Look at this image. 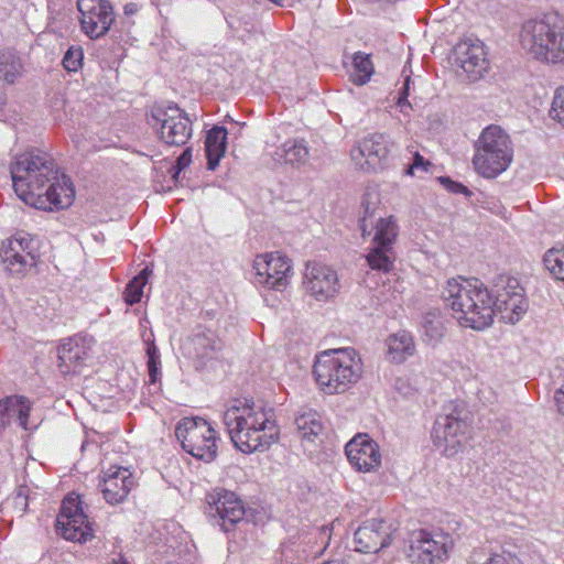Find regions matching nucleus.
Listing matches in <instances>:
<instances>
[{
	"label": "nucleus",
	"instance_id": "1",
	"mask_svg": "<svg viewBox=\"0 0 564 564\" xmlns=\"http://www.w3.org/2000/svg\"><path fill=\"white\" fill-rule=\"evenodd\" d=\"M495 286L496 300L494 301L479 280L451 279L442 295L462 326L480 330L492 323L494 306L506 303L513 297V293L524 295L523 288L514 278H500Z\"/></svg>",
	"mask_w": 564,
	"mask_h": 564
},
{
	"label": "nucleus",
	"instance_id": "2",
	"mask_svg": "<svg viewBox=\"0 0 564 564\" xmlns=\"http://www.w3.org/2000/svg\"><path fill=\"white\" fill-rule=\"evenodd\" d=\"M223 421L231 442L242 453L265 451L278 441L271 408L254 402L232 405L225 411Z\"/></svg>",
	"mask_w": 564,
	"mask_h": 564
},
{
	"label": "nucleus",
	"instance_id": "3",
	"mask_svg": "<svg viewBox=\"0 0 564 564\" xmlns=\"http://www.w3.org/2000/svg\"><path fill=\"white\" fill-rule=\"evenodd\" d=\"M519 43L538 61L564 64V19L549 13L525 21L519 33Z\"/></svg>",
	"mask_w": 564,
	"mask_h": 564
},
{
	"label": "nucleus",
	"instance_id": "4",
	"mask_svg": "<svg viewBox=\"0 0 564 564\" xmlns=\"http://www.w3.org/2000/svg\"><path fill=\"white\" fill-rule=\"evenodd\" d=\"M313 373L324 393H344L361 378L362 361L350 347L325 350L317 357Z\"/></svg>",
	"mask_w": 564,
	"mask_h": 564
},
{
	"label": "nucleus",
	"instance_id": "5",
	"mask_svg": "<svg viewBox=\"0 0 564 564\" xmlns=\"http://www.w3.org/2000/svg\"><path fill=\"white\" fill-rule=\"evenodd\" d=\"M11 176L19 198L26 205L42 207L46 198H40L39 194L56 177V166L46 153L29 151L15 158L11 164Z\"/></svg>",
	"mask_w": 564,
	"mask_h": 564
},
{
	"label": "nucleus",
	"instance_id": "6",
	"mask_svg": "<svg viewBox=\"0 0 564 564\" xmlns=\"http://www.w3.org/2000/svg\"><path fill=\"white\" fill-rule=\"evenodd\" d=\"M513 160V143L509 133L498 124L481 130L474 142L471 164L475 172L485 178H495L503 173Z\"/></svg>",
	"mask_w": 564,
	"mask_h": 564
},
{
	"label": "nucleus",
	"instance_id": "7",
	"mask_svg": "<svg viewBox=\"0 0 564 564\" xmlns=\"http://www.w3.org/2000/svg\"><path fill=\"white\" fill-rule=\"evenodd\" d=\"M175 435L182 447L192 456L212 462L217 455V437L213 426L202 417H184L176 427Z\"/></svg>",
	"mask_w": 564,
	"mask_h": 564
},
{
	"label": "nucleus",
	"instance_id": "8",
	"mask_svg": "<svg viewBox=\"0 0 564 564\" xmlns=\"http://www.w3.org/2000/svg\"><path fill=\"white\" fill-rule=\"evenodd\" d=\"M467 423L462 419V411L454 404L445 409L433 426L434 445L447 457L456 455L463 447Z\"/></svg>",
	"mask_w": 564,
	"mask_h": 564
},
{
	"label": "nucleus",
	"instance_id": "9",
	"mask_svg": "<svg viewBox=\"0 0 564 564\" xmlns=\"http://www.w3.org/2000/svg\"><path fill=\"white\" fill-rule=\"evenodd\" d=\"M151 117L158 128L160 140L167 145L182 147L192 137V121L176 105L156 107Z\"/></svg>",
	"mask_w": 564,
	"mask_h": 564
},
{
	"label": "nucleus",
	"instance_id": "10",
	"mask_svg": "<svg viewBox=\"0 0 564 564\" xmlns=\"http://www.w3.org/2000/svg\"><path fill=\"white\" fill-rule=\"evenodd\" d=\"M57 531L68 541L86 542L93 536L91 524L85 514L78 496L64 499L56 519Z\"/></svg>",
	"mask_w": 564,
	"mask_h": 564
},
{
	"label": "nucleus",
	"instance_id": "11",
	"mask_svg": "<svg viewBox=\"0 0 564 564\" xmlns=\"http://www.w3.org/2000/svg\"><path fill=\"white\" fill-rule=\"evenodd\" d=\"M254 281L258 284L276 291L284 290L292 274L291 260L279 252L263 253L253 261Z\"/></svg>",
	"mask_w": 564,
	"mask_h": 564
},
{
	"label": "nucleus",
	"instance_id": "12",
	"mask_svg": "<svg viewBox=\"0 0 564 564\" xmlns=\"http://www.w3.org/2000/svg\"><path fill=\"white\" fill-rule=\"evenodd\" d=\"M393 149L394 142L388 135L375 133L364 138L350 155L356 166L369 172L382 169Z\"/></svg>",
	"mask_w": 564,
	"mask_h": 564
},
{
	"label": "nucleus",
	"instance_id": "13",
	"mask_svg": "<svg viewBox=\"0 0 564 564\" xmlns=\"http://www.w3.org/2000/svg\"><path fill=\"white\" fill-rule=\"evenodd\" d=\"M77 8L82 30L91 40L107 34L115 22V12L109 0H78Z\"/></svg>",
	"mask_w": 564,
	"mask_h": 564
},
{
	"label": "nucleus",
	"instance_id": "14",
	"mask_svg": "<svg viewBox=\"0 0 564 564\" xmlns=\"http://www.w3.org/2000/svg\"><path fill=\"white\" fill-rule=\"evenodd\" d=\"M447 536L432 534L425 530L413 531L410 534L406 556L412 563L434 564L442 561L447 553Z\"/></svg>",
	"mask_w": 564,
	"mask_h": 564
},
{
	"label": "nucleus",
	"instance_id": "15",
	"mask_svg": "<svg viewBox=\"0 0 564 564\" xmlns=\"http://www.w3.org/2000/svg\"><path fill=\"white\" fill-rule=\"evenodd\" d=\"M454 59L468 78L478 80L489 68L485 45L476 40H465L456 44Z\"/></svg>",
	"mask_w": 564,
	"mask_h": 564
},
{
	"label": "nucleus",
	"instance_id": "16",
	"mask_svg": "<svg viewBox=\"0 0 564 564\" xmlns=\"http://www.w3.org/2000/svg\"><path fill=\"white\" fill-rule=\"evenodd\" d=\"M305 290L317 301L333 297L339 290L337 273L329 267L308 262L303 281Z\"/></svg>",
	"mask_w": 564,
	"mask_h": 564
},
{
	"label": "nucleus",
	"instance_id": "17",
	"mask_svg": "<svg viewBox=\"0 0 564 564\" xmlns=\"http://www.w3.org/2000/svg\"><path fill=\"white\" fill-rule=\"evenodd\" d=\"M392 541V528L382 519L366 521L355 532L356 551L360 553H376L387 547Z\"/></svg>",
	"mask_w": 564,
	"mask_h": 564
},
{
	"label": "nucleus",
	"instance_id": "18",
	"mask_svg": "<svg viewBox=\"0 0 564 564\" xmlns=\"http://www.w3.org/2000/svg\"><path fill=\"white\" fill-rule=\"evenodd\" d=\"M350 464L359 471L370 473L381 465L379 445L367 434H358L345 447Z\"/></svg>",
	"mask_w": 564,
	"mask_h": 564
},
{
	"label": "nucleus",
	"instance_id": "19",
	"mask_svg": "<svg viewBox=\"0 0 564 564\" xmlns=\"http://www.w3.org/2000/svg\"><path fill=\"white\" fill-rule=\"evenodd\" d=\"M31 245L32 240L22 236L13 237L3 243L0 258L9 272L19 275L35 265Z\"/></svg>",
	"mask_w": 564,
	"mask_h": 564
},
{
	"label": "nucleus",
	"instance_id": "20",
	"mask_svg": "<svg viewBox=\"0 0 564 564\" xmlns=\"http://www.w3.org/2000/svg\"><path fill=\"white\" fill-rule=\"evenodd\" d=\"M91 341L85 337H75L58 346V368L62 373L77 372L91 358Z\"/></svg>",
	"mask_w": 564,
	"mask_h": 564
},
{
	"label": "nucleus",
	"instance_id": "21",
	"mask_svg": "<svg viewBox=\"0 0 564 564\" xmlns=\"http://www.w3.org/2000/svg\"><path fill=\"white\" fill-rule=\"evenodd\" d=\"M32 402L23 395H10L0 400V430L12 423H18L24 430L37 427V423L30 421Z\"/></svg>",
	"mask_w": 564,
	"mask_h": 564
},
{
	"label": "nucleus",
	"instance_id": "22",
	"mask_svg": "<svg viewBox=\"0 0 564 564\" xmlns=\"http://www.w3.org/2000/svg\"><path fill=\"white\" fill-rule=\"evenodd\" d=\"M133 486L131 473L121 467L110 468L100 480L98 488L110 505L121 503Z\"/></svg>",
	"mask_w": 564,
	"mask_h": 564
},
{
	"label": "nucleus",
	"instance_id": "23",
	"mask_svg": "<svg viewBox=\"0 0 564 564\" xmlns=\"http://www.w3.org/2000/svg\"><path fill=\"white\" fill-rule=\"evenodd\" d=\"M209 505L210 511L221 520V528L226 532L245 518V507L235 492L227 490L217 492V498H214Z\"/></svg>",
	"mask_w": 564,
	"mask_h": 564
},
{
	"label": "nucleus",
	"instance_id": "24",
	"mask_svg": "<svg viewBox=\"0 0 564 564\" xmlns=\"http://www.w3.org/2000/svg\"><path fill=\"white\" fill-rule=\"evenodd\" d=\"M220 349V341L215 333L203 326L194 329L182 344L184 355L193 359L212 358Z\"/></svg>",
	"mask_w": 564,
	"mask_h": 564
},
{
	"label": "nucleus",
	"instance_id": "25",
	"mask_svg": "<svg viewBox=\"0 0 564 564\" xmlns=\"http://www.w3.org/2000/svg\"><path fill=\"white\" fill-rule=\"evenodd\" d=\"M75 191L73 185L65 175H58L56 172V177L52 178L47 188H44L39 194L40 198H46L43 200L42 207H36L37 209H52L55 208H65L68 207L74 199Z\"/></svg>",
	"mask_w": 564,
	"mask_h": 564
},
{
	"label": "nucleus",
	"instance_id": "26",
	"mask_svg": "<svg viewBox=\"0 0 564 564\" xmlns=\"http://www.w3.org/2000/svg\"><path fill=\"white\" fill-rule=\"evenodd\" d=\"M310 151L304 140L292 139L278 147L272 155L279 164L300 167L308 161Z\"/></svg>",
	"mask_w": 564,
	"mask_h": 564
},
{
	"label": "nucleus",
	"instance_id": "27",
	"mask_svg": "<svg viewBox=\"0 0 564 564\" xmlns=\"http://www.w3.org/2000/svg\"><path fill=\"white\" fill-rule=\"evenodd\" d=\"M227 129L225 127L215 126L206 135L205 152L207 158V169L214 171L221 158L225 155L227 148Z\"/></svg>",
	"mask_w": 564,
	"mask_h": 564
},
{
	"label": "nucleus",
	"instance_id": "28",
	"mask_svg": "<svg viewBox=\"0 0 564 564\" xmlns=\"http://www.w3.org/2000/svg\"><path fill=\"white\" fill-rule=\"evenodd\" d=\"M297 436L303 443L314 444L323 432V424L316 412H305L296 416Z\"/></svg>",
	"mask_w": 564,
	"mask_h": 564
},
{
	"label": "nucleus",
	"instance_id": "29",
	"mask_svg": "<svg viewBox=\"0 0 564 564\" xmlns=\"http://www.w3.org/2000/svg\"><path fill=\"white\" fill-rule=\"evenodd\" d=\"M387 346L388 356L397 364L403 362L415 350L412 336L405 330L391 335L387 339Z\"/></svg>",
	"mask_w": 564,
	"mask_h": 564
},
{
	"label": "nucleus",
	"instance_id": "30",
	"mask_svg": "<svg viewBox=\"0 0 564 564\" xmlns=\"http://www.w3.org/2000/svg\"><path fill=\"white\" fill-rule=\"evenodd\" d=\"M495 310L502 314V318L510 324H516L527 313L528 302L524 295L514 294L506 303L497 304Z\"/></svg>",
	"mask_w": 564,
	"mask_h": 564
},
{
	"label": "nucleus",
	"instance_id": "31",
	"mask_svg": "<svg viewBox=\"0 0 564 564\" xmlns=\"http://www.w3.org/2000/svg\"><path fill=\"white\" fill-rule=\"evenodd\" d=\"M371 227L375 230L373 245L392 247L398 236V226L393 216L379 218Z\"/></svg>",
	"mask_w": 564,
	"mask_h": 564
},
{
	"label": "nucleus",
	"instance_id": "32",
	"mask_svg": "<svg viewBox=\"0 0 564 564\" xmlns=\"http://www.w3.org/2000/svg\"><path fill=\"white\" fill-rule=\"evenodd\" d=\"M22 63L10 50L0 51V82L13 84L21 75Z\"/></svg>",
	"mask_w": 564,
	"mask_h": 564
},
{
	"label": "nucleus",
	"instance_id": "33",
	"mask_svg": "<svg viewBox=\"0 0 564 564\" xmlns=\"http://www.w3.org/2000/svg\"><path fill=\"white\" fill-rule=\"evenodd\" d=\"M422 328L424 332L425 340L429 344L435 345L445 333V327L441 314L436 311L427 312L423 316Z\"/></svg>",
	"mask_w": 564,
	"mask_h": 564
},
{
	"label": "nucleus",
	"instance_id": "34",
	"mask_svg": "<svg viewBox=\"0 0 564 564\" xmlns=\"http://www.w3.org/2000/svg\"><path fill=\"white\" fill-rule=\"evenodd\" d=\"M367 262L372 270L390 271L393 265L392 247L375 245L367 256Z\"/></svg>",
	"mask_w": 564,
	"mask_h": 564
},
{
	"label": "nucleus",
	"instance_id": "35",
	"mask_svg": "<svg viewBox=\"0 0 564 564\" xmlns=\"http://www.w3.org/2000/svg\"><path fill=\"white\" fill-rule=\"evenodd\" d=\"M373 74V65L369 55L358 52L352 58L351 80L356 85H365Z\"/></svg>",
	"mask_w": 564,
	"mask_h": 564
},
{
	"label": "nucleus",
	"instance_id": "36",
	"mask_svg": "<svg viewBox=\"0 0 564 564\" xmlns=\"http://www.w3.org/2000/svg\"><path fill=\"white\" fill-rule=\"evenodd\" d=\"M543 261L547 271L556 280L564 282V245L547 250Z\"/></svg>",
	"mask_w": 564,
	"mask_h": 564
},
{
	"label": "nucleus",
	"instance_id": "37",
	"mask_svg": "<svg viewBox=\"0 0 564 564\" xmlns=\"http://www.w3.org/2000/svg\"><path fill=\"white\" fill-rule=\"evenodd\" d=\"M152 273L149 267H145L137 276H134L126 286L124 301L128 305H133L141 301L143 288L147 284L148 276Z\"/></svg>",
	"mask_w": 564,
	"mask_h": 564
},
{
	"label": "nucleus",
	"instance_id": "38",
	"mask_svg": "<svg viewBox=\"0 0 564 564\" xmlns=\"http://www.w3.org/2000/svg\"><path fill=\"white\" fill-rule=\"evenodd\" d=\"M378 195L376 193H369L367 192L364 195L361 207L364 208V216L360 219L359 226L362 231V236L370 235L371 231L368 230L369 226H372L371 218L375 215V212L378 206Z\"/></svg>",
	"mask_w": 564,
	"mask_h": 564
},
{
	"label": "nucleus",
	"instance_id": "39",
	"mask_svg": "<svg viewBox=\"0 0 564 564\" xmlns=\"http://www.w3.org/2000/svg\"><path fill=\"white\" fill-rule=\"evenodd\" d=\"M83 58V48L79 46H70L63 57V66L68 72H77L82 67Z\"/></svg>",
	"mask_w": 564,
	"mask_h": 564
},
{
	"label": "nucleus",
	"instance_id": "40",
	"mask_svg": "<svg viewBox=\"0 0 564 564\" xmlns=\"http://www.w3.org/2000/svg\"><path fill=\"white\" fill-rule=\"evenodd\" d=\"M550 117L564 129V86L555 90Z\"/></svg>",
	"mask_w": 564,
	"mask_h": 564
},
{
	"label": "nucleus",
	"instance_id": "41",
	"mask_svg": "<svg viewBox=\"0 0 564 564\" xmlns=\"http://www.w3.org/2000/svg\"><path fill=\"white\" fill-rule=\"evenodd\" d=\"M409 152L412 154V163L408 165L405 174L414 176L419 172H427L429 167L432 166L431 162L417 151H412L411 148H409Z\"/></svg>",
	"mask_w": 564,
	"mask_h": 564
},
{
	"label": "nucleus",
	"instance_id": "42",
	"mask_svg": "<svg viewBox=\"0 0 564 564\" xmlns=\"http://www.w3.org/2000/svg\"><path fill=\"white\" fill-rule=\"evenodd\" d=\"M192 162V149L186 148L183 153L177 158L176 165L174 166L173 177L176 178L182 170L188 166Z\"/></svg>",
	"mask_w": 564,
	"mask_h": 564
},
{
	"label": "nucleus",
	"instance_id": "43",
	"mask_svg": "<svg viewBox=\"0 0 564 564\" xmlns=\"http://www.w3.org/2000/svg\"><path fill=\"white\" fill-rule=\"evenodd\" d=\"M441 184L444 185V187L446 189H448L449 192H453V193H456V194H459V193H463V194H469V189L460 184V183H457L453 180H451L449 177H446V176H442L438 178Z\"/></svg>",
	"mask_w": 564,
	"mask_h": 564
},
{
	"label": "nucleus",
	"instance_id": "44",
	"mask_svg": "<svg viewBox=\"0 0 564 564\" xmlns=\"http://www.w3.org/2000/svg\"><path fill=\"white\" fill-rule=\"evenodd\" d=\"M485 564H516V560L510 554H495Z\"/></svg>",
	"mask_w": 564,
	"mask_h": 564
},
{
	"label": "nucleus",
	"instance_id": "45",
	"mask_svg": "<svg viewBox=\"0 0 564 564\" xmlns=\"http://www.w3.org/2000/svg\"><path fill=\"white\" fill-rule=\"evenodd\" d=\"M161 365V360L160 359H150L148 360V368H149V376H150V381L152 383H154L158 379V373H159V366Z\"/></svg>",
	"mask_w": 564,
	"mask_h": 564
},
{
	"label": "nucleus",
	"instance_id": "46",
	"mask_svg": "<svg viewBox=\"0 0 564 564\" xmlns=\"http://www.w3.org/2000/svg\"><path fill=\"white\" fill-rule=\"evenodd\" d=\"M554 401L557 412L564 416V384L555 391Z\"/></svg>",
	"mask_w": 564,
	"mask_h": 564
},
{
	"label": "nucleus",
	"instance_id": "47",
	"mask_svg": "<svg viewBox=\"0 0 564 564\" xmlns=\"http://www.w3.org/2000/svg\"><path fill=\"white\" fill-rule=\"evenodd\" d=\"M147 355H148V360L150 359H160V354H159V349L158 347L155 346L154 343H151L148 345L147 347Z\"/></svg>",
	"mask_w": 564,
	"mask_h": 564
},
{
	"label": "nucleus",
	"instance_id": "48",
	"mask_svg": "<svg viewBox=\"0 0 564 564\" xmlns=\"http://www.w3.org/2000/svg\"><path fill=\"white\" fill-rule=\"evenodd\" d=\"M139 11V6L134 2L126 3L123 7V13L127 17L134 15Z\"/></svg>",
	"mask_w": 564,
	"mask_h": 564
},
{
	"label": "nucleus",
	"instance_id": "49",
	"mask_svg": "<svg viewBox=\"0 0 564 564\" xmlns=\"http://www.w3.org/2000/svg\"><path fill=\"white\" fill-rule=\"evenodd\" d=\"M398 106L403 113H406V110L411 108V104L409 102L408 98H405V96H399Z\"/></svg>",
	"mask_w": 564,
	"mask_h": 564
},
{
	"label": "nucleus",
	"instance_id": "50",
	"mask_svg": "<svg viewBox=\"0 0 564 564\" xmlns=\"http://www.w3.org/2000/svg\"><path fill=\"white\" fill-rule=\"evenodd\" d=\"M410 83H411V78L410 76H406L405 80H404V85H403V88L400 93V96H405V98L409 97V94H410Z\"/></svg>",
	"mask_w": 564,
	"mask_h": 564
},
{
	"label": "nucleus",
	"instance_id": "51",
	"mask_svg": "<svg viewBox=\"0 0 564 564\" xmlns=\"http://www.w3.org/2000/svg\"><path fill=\"white\" fill-rule=\"evenodd\" d=\"M111 564H128L122 557L113 558Z\"/></svg>",
	"mask_w": 564,
	"mask_h": 564
}]
</instances>
